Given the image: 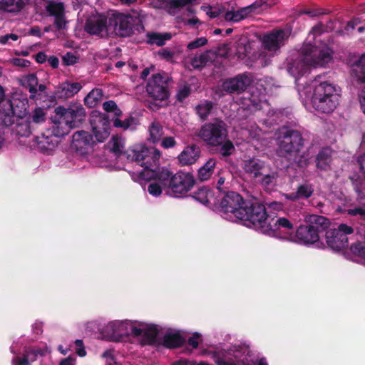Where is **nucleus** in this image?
I'll list each match as a JSON object with an SVG mask.
<instances>
[{"mask_svg":"<svg viewBox=\"0 0 365 365\" xmlns=\"http://www.w3.org/2000/svg\"><path fill=\"white\" fill-rule=\"evenodd\" d=\"M332 60V52L329 48H319L309 45L304 47L296 57L287 59V71L296 79L309 72L312 67H324Z\"/></svg>","mask_w":365,"mask_h":365,"instance_id":"f257e3e1","label":"nucleus"},{"mask_svg":"<svg viewBox=\"0 0 365 365\" xmlns=\"http://www.w3.org/2000/svg\"><path fill=\"white\" fill-rule=\"evenodd\" d=\"M279 153L287 158L292 163L303 168L307 165V159H304L301 151L304 145V139L302 133L296 129L283 126L279 130Z\"/></svg>","mask_w":365,"mask_h":365,"instance_id":"f03ea898","label":"nucleus"},{"mask_svg":"<svg viewBox=\"0 0 365 365\" xmlns=\"http://www.w3.org/2000/svg\"><path fill=\"white\" fill-rule=\"evenodd\" d=\"M339 89L327 81L315 86L312 97L314 109L322 113L333 112L339 103Z\"/></svg>","mask_w":365,"mask_h":365,"instance_id":"7ed1b4c3","label":"nucleus"},{"mask_svg":"<svg viewBox=\"0 0 365 365\" xmlns=\"http://www.w3.org/2000/svg\"><path fill=\"white\" fill-rule=\"evenodd\" d=\"M238 215L239 220L250 222L256 230L264 233L269 216L264 205L258 199L246 200L241 208V212H238Z\"/></svg>","mask_w":365,"mask_h":365,"instance_id":"20e7f679","label":"nucleus"},{"mask_svg":"<svg viewBox=\"0 0 365 365\" xmlns=\"http://www.w3.org/2000/svg\"><path fill=\"white\" fill-rule=\"evenodd\" d=\"M227 135V125L220 118H215L211 122L205 123L197 133V136L209 147L222 144Z\"/></svg>","mask_w":365,"mask_h":365,"instance_id":"39448f33","label":"nucleus"},{"mask_svg":"<svg viewBox=\"0 0 365 365\" xmlns=\"http://www.w3.org/2000/svg\"><path fill=\"white\" fill-rule=\"evenodd\" d=\"M143 29L140 19L129 14H113L108 19V31L113 30L120 37L130 36L135 31Z\"/></svg>","mask_w":365,"mask_h":365,"instance_id":"423d86ee","label":"nucleus"},{"mask_svg":"<svg viewBox=\"0 0 365 365\" xmlns=\"http://www.w3.org/2000/svg\"><path fill=\"white\" fill-rule=\"evenodd\" d=\"M160 153L154 148L143 147L140 150H130L128 151L127 158L132 161L136 162L139 165L144 168L145 175L148 172H152L159 165Z\"/></svg>","mask_w":365,"mask_h":365,"instance_id":"0eeeda50","label":"nucleus"},{"mask_svg":"<svg viewBox=\"0 0 365 365\" xmlns=\"http://www.w3.org/2000/svg\"><path fill=\"white\" fill-rule=\"evenodd\" d=\"M297 227V223L294 220L277 216L268 222L265 230H264V234L269 236L282 234V238L292 241Z\"/></svg>","mask_w":365,"mask_h":365,"instance_id":"6e6552de","label":"nucleus"},{"mask_svg":"<svg viewBox=\"0 0 365 365\" xmlns=\"http://www.w3.org/2000/svg\"><path fill=\"white\" fill-rule=\"evenodd\" d=\"M170 78L165 73L152 75L146 85L148 96L155 101H165L169 98L168 84Z\"/></svg>","mask_w":365,"mask_h":365,"instance_id":"1a4fd4ad","label":"nucleus"},{"mask_svg":"<svg viewBox=\"0 0 365 365\" xmlns=\"http://www.w3.org/2000/svg\"><path fill=\"white\" fill-rule=\"evenodd\" d=\"M110 115L93 110L89 116V123L92 131L98 142H104L109 136L110 132Z\"/></svg>","mask_w":365,"mask_h":365,"instance_id":"9d476101","label":"nucleus"},{"mask_svg":"<svg viewBox=\"0 0 365 365\" xmlns=\"http://www.w3.org/2000/svg\"><path fill=\"white\" fill-rule=\"evenodd\" d=\"M354 233L352 227L346 224H340L336 229H330L326 232V241L328 246L335 251L342 250L348 247L347 235Z\"/></svg>","mask_w":365,"mask_h":365,"instance_id":"9b49d317","label":"nucleus"},{"mask_svg":"<svg viewBox=\"0 0 365 365\" xmlns=\"http://www.w3.org/2000/svg\"><path fill=\"white\" fill-rule=\"evenodd\" d=\"M253 82V74L250 72H245L237 74L233 78L225 79L222 84V88L227 93L240 94L247 91Z\"/></svg>","mask_w":365,"mask_h":365,"instance_id":"f8f14e48","label":"nucleus"},{"mask_svg":"<svg viewBox=\"0 0 365 365\" xmlns=\"http://www.w3.org/2000/svg\"><path fill=\"white\" fill-rule=\"evenodd\" d=\"M55 113L65 118L73 129L79 127L86 117V110L81 103H73L68 108L58 106L55 108Z\"/></svg>","mask_w":365,"mask_h":365,"instance_id":"ddd939ff","label":"nucleus"},{"mask_svg":"<svg viewBox=\"0 0 365 365\" xmlns=\"http://www.w3.org/2000/svg\"><path fill=\"white\" fill-rule=\"evenodd\" d=\"M290 33L282 29H275L265 33L262 39L264 49L276 52L284 46L288 41Z\"/></svg>","mask_w":365,"mask_h":365,"instance_id":"4468645a","label":"nucleus"},{"mask_svg":"<svg viewBox=\"0 0 365 365\" xmlns=\"http://www.w3.org/2000/svg\"><path fill=\"white\" fill-rule=\"evenodd\" d=\"M231 351L234 353L237 351H242L243 354L246 352L248 353V347L245 346H238L237 348L235 347L234 350H215L210 352V356L215 361L216 365H245V361H247V359H239L237 356L235 355V359L230 357L231 355Z\"/></svg>","mask_w":365,"mask_h":365,"instance_id":"2eb2a0df","label":"nucleus"},{"mask_svg":"<svg viewBox=\"0 0 365 365\" xmlns=\"http://www.w3.org/2000/svg\"><path fill=\"white\" fill-rule=\"evenodd\" d=\"M245 202V200L239 193L233 191L228 192L220 200V212L226 214L230 213L233 217L239 219L238 212H241V208Z\"/></svg>","mask_w":365,"mask_h":365,"instance_id":"dca6fc26","label":"nucleus"},{"mask_svg":"<svg viewBox=\"0 0 365 365\" xmlns=\"http://www.w3.org/2000/svg\"><path fill=\"white\" fill-rule=\"evenodd\" d=\"M195 182L191 173L179 171L174 174L169 188L175 194H185L191 190Z\"/></svg>","mask_w":365,"mask_h":365,"instance_id":"f3484780","label":"nucleus"},{"mask_svg":"<svg viewBox=\"0 0 365 365\" xmlns=\"http://www.w3.org/2000/svg\"><path fill=\"white\" fill-rule=\"evenodd\" d=\"M3 104L18 118H24L27 113L29 101L26 94L23 93H13L9 98L3 102Z\"/></svg>","mask_w":365,"mask_h":365,"instance_id":"a211bd4d","label":"nucleus"},{"mask_svg":"<svg viewBox=\"0 0 365 365\" xmlns=\"http://www.w3.org/2000/svg\"><path fill=\"white\" fill-rule=\"evenodd\" d=\"M95 144L93 136L89 132L79 130L73 135L72 147L81 155L92 150Z\"/></svg>","mask_w":365,"mask_h":365,"instance_id":"6ab92c4d","label":"nucleus"},{"mask_svg":"<svg viewBox=\"0 0 365 365\" xmlns=\"http://www.w3.org/2000/svg\"><path fill=\"white\" fill-rule=\"evenodd\" d=\"M319 239L317 228H314L308 224L297 227L294 240L292 242H298L304 245L313 244Z\"/></svg>","mask_w":365,"mask_h":365,"instance_id":"aec40b11","label":"nucleus"},{"mask_svg":"<svg viewBox=\"0 0 365 365\" xmlns=\"http://www.w3.org/2000/svg\"><path fill=\"white\" fill-rule=\"evenodd\" d=\"M21 83L29 90L30 98L32 100L41 99V94L38 93V91L43 92L46 89L45 84L39 83L38 78L36 73H30L23 76L21 80Z\"/></svg>","mask_w":365,"mask_h":365,"instance_id":"412c9836","label":"nucleus"},{"mask_svg":"<svg viewBox=\"0 0 365 365\" xmlns=\"http://www.w3.org/2000/svg\"><path fill=\"white\" fill-rule=\"evenodd\" d=\"M141 175L148 180L158 181L164 188H169L174 174L168 168L158 166L152 172H148L147 175L141 173Z\"/></svg>","mask_w":365,"mask_h":365,"instance_id":"4be33fe9","label":"nucleus"},{"mask_svg":"<svg viewBox=\"0 0 365 365\" xmlns=\"http://www.w3.org/2000/svg\"><path fill=\"white\" fill-rule=\"evenodd\" d=\"M127 325L128 323L126 322H110L103 328L102 332L111 341H117L127 334Z\"/></svg>","mask_w":365,"mask_h":365,"instance_id":"5701e85b","label":"nucleus"},{"mask_svg":"<svg viewBox=\"0 0 365 365\" xmlns=\"http://www.w3.org/2000/svg\"><path fill=\"white\" fill-rule=\"evenodd\" d=\"M72 129L73 128L65 120V118L56 114L52 125L46 130L47 133L51 134L57 139L68 135Z\"/></svg>","mask_w":365,"mask_h":365,"instance_id":"b1692460","label":"nucleus"},{"mask_svg":"<svg viewBox=\"0 0 365 365\" xmlns=\"http://www.w3.org/2000/svg\"><path fill=\"white\" fill-rule=\"evenodd\" d=\"M44 351L32 346L25 347L22 356H14L11 360L12 365H31L38 356H43Z\"/></svg>","mask_w":365,"mask_h":365,"instance_id":"393cba45","label":"nucleus"},{"mask_svg":"<svg viewBox=\"0 0 365 365\" xmlns=\"http://www.w3.org/2000/svg\"><path fill=\"white\" fill-rule=\"evenodd\" d=\"M38 150L45 154H51L58 144V140L51 134L47 133V130L41 136L35 138Z\"/></svg>","mask_w":365,"mask_h":365,"instance_id":"a878e982","label":"nucleus"},{"mask_svg":"<svg viewBox=\"0 0 365 365\" xmlns=\"http://www.w3.org/2000/svg\"><path fill=\"white\" fill-rule=\"evenodd\" d=\"M82 88V86L78 82H63L56 88L55 97L60 99H67L77 94Z\"/></svg>","mask_w":365,"mask_h":365,"instance_id":"bb28decb","label":"nucleus"},{"mask_svg":"<svg viewBox=\"0 0 365 365\" xmlns=\"http://www.w3.org/2000/svg\"><path fill=\"white\" fill-rule=\"evenodd\" d=\"M200 155V148L195 144L187 146L178 156L182 165H189L195 163Z\"/></svg>","mask_w":365,"mask_h":365,"instance_id":"cd10ccee","label":"nucleus"},{"mask_svg":"<svg viewBox=\"0 0 365 365\" xmlns=\"http://www.w3.org/2000/svg\"><path fill=\"white\" fill-rule=\"evenodd\" d=\"M108 21L106 18H93L86 20L84 30L91 35H99L106 29L108 30Z\"/></svg>","mask_w":365,"mask_h":365,"instance_id":"c85d7f7f","label":"nucleus"},{"mask_svg":"<svg viewBox=\"0 0 365 365\" xmlns=\"http://www.w3.org/2000/svg\"><path fill=\"white\" fill-rule=\"evenodd\" d=\"M185 343V339L180 331H168L163 338L162 345L167 349H173L181 347Z\"/></svg>","mask_w":365,"mask_h":365,"instance_id":"c756f323","label":"nucleus"},{"mask_svg":"<svg viewBox=\"0 0 365 365\" xmlns=\"http://www.w3.org/2000/svg\"><path fill=\"white\" fill-rule=\"evenodd\" d=\"M244 169L246 173L252 175L255 178L261 177L267 170L264 162L256 158L245 161Z\"/></svg>","mask_w":365,"mask_h":365,"instance_id":"7c9ffc66","label":"nucleus"},{"mask_svg":"<svg viewBox=\"0 0 365 365\" xmlns=\"http://www.w3.org/2000/svg\"><path fill=\"white\" fill-rule=\"evenodd\" d=\"M159 332L160 330L158 325L154 324H146L144 327V331L140 341V344L142 346H152L155 344Z\"/></svg>","mask_w":365,"mask_h":365,"instance_id":"2f4dec72","label":"nucleus"},{"mask_svg":"<svg viewBox=\"0 0 365 365\" xmlns=\"http://www.w3.org/2000/svg\"><path fill=\"white\" fill-rule=\"evenodd\" d=\"M28 1L29 0H0V11L19 13Z\"/></svg>","mask_w":365,"mask_h":365,"instance_id":"473e14b6","label":"nucleus"},{"mask_svg":"<svg viewBox=\"0 0 365 365\" xmlns=\"http://www.w3.org/2000/svg\"><path fill=\"white\" fill-rule=\"evenodd\" d=\"M351 74L359 83H365V53L352 65Z\"/></svg>","mask_w":365,"mask_h":365,"instance_id":"72a5a7b5","label":"nucleus"},{"mask_svg":"<svg viewBox=\"0 0 365 365\" xmlns=\"http://www.w3.org/2000/svg\"><path fill=\"white\" fill-rule=\"evenodd\" d=\"M259 178L260 180H259V182L262 187L264 190L270 192L274 190L277 186L279 175L276 171L267 173L266 170L264 174H262Z\"/></svg>","mask_w":365,"mask_h":365,"instance_id":"f704fd0d","label":"nucleus"},{"mask_svg":"<svg viewBox=\"0 0 365 365\" xmlns=\"http://www.w3.org/2000/svg\"><path fill=\"white\" fill-rule=\"evenodd\" d=\"M306 222L309 225L317 228L318 233L329 227L330 222L327 217L318 215H309L306 217Z\"/></svg>","mask_w":365,"mask_h":365,"instance_id":"c9c22d12","label":"nucleus"},{"mask_svg":"<svg viewBox=\"0 0 365 365\" xmlns=\"http://www.w3.org/2000/svg\"><path fill=\"white\" fill-rule=\"evenodd\" d=\"M12 131L19 136L28 137L31 133V123L29 120L24 118H18Z\"/></svg>","mask_w":365,"mask_h":365,"instance_id":"e433bc0d","label":"nucleus"},{"mask_svg":"<svg viewBox=\"0 0 365 365\" xmlns=\"http://www.w3.org/2000/svg\"><path fill=\"white\" fill-rule=\"evenodd\" d=\"M147 43L162 46L165 44L166 41L170 40L172 36L170 33L148 32L146 34Z\"/></svg>","mask_w":365,"mask_h":365,"instance_id":"4c0bfd02","label":"nucleus"},{"mask_svg":"<svg viewBox=\"0 0 365 365\" xmlns=\"http://www.w3.org/2000/svg\"><path fill=\"white\" fill-rule=\"evenodd\" d=\"M192 197L202 205L208 206L210 200L214 198V194L209 187H202L194 192Z\"/></svg>","mask_w":365,"mask_h":365,"instance_id":"58836bf2","label":"nucleus"},{"mask_svg":"<svg viewBox=\"0 0 365 365\" xmlns=\"http://www.w3.org/2000/svg\"><path fill=\"white\" fill-rule=\"evenodd\" d=\"M103 92L101 88H95L90 91L84 98V103L89 108L96 107L102 100Z\"/></svg>","mask_w":365,"mask_h":365,"instance_id":"ea45409f","label":"nucleus"},{"mask_svg":"<svg viewBox=\"0 0 365 365\" xmlns=\"http://www.w3.org/2000/svg\"><path fill=\"white\" fill-rule=\"evenodd\" d=\"M213 103L210 101H204L195 106L196 113L201 121H205L207 119L213 109Z\"/></svg>","mask_w":365,"mask_h":365,"instance_id":"a19ab883","label":"nucleus"},{"mask_svg":"<svg viewBox=\"0 0 365 365\" xmlns=\"http://www.w3.org/2000/svg\"><path fill=\"white\" fill-rule=\"evenodd\" d=\"M216 160L214 158L209 159L206 163L198 170V178L201 181L207 180L214 172Z\"/></svg>","mask_w":365,"mask_h":365,"instance_id":"79ce46f5","label":"nucleus"},{"mask_svg":"<svg viewBox=\"0 0 365 365\" xmlns=\"http://www.w3.org/2000/svg\"><path fill=\"white\" fill-rule=\"evenodd\" d=\"M252 14L251 10L250 9L249 6H245L243 8H241L240 9L230 12L228 11L225 14V18L227 20L232 21L235 22L240 21L241 20L247 18L250 15Z\"/></svg>","mask_w":365,"mask_h":365,"instance_id":"37998d69","label":"nucleus"},{"mask_svg":"<svg viewBox=\"0 0 365 365\" xmlns=\"http://www.w3.org/2000/svg\"><path fill=\"white\" fill-rule=\"evenodd\" d=\"M331 161L330 151L327 148H323L319 152L316 158L317 166L321 170H326Z\"/></svg>","mask_w":365,"mask_h":365,"instance_id":"c03bdc74","label":"nucleus"},{"mask_svg":"<svg viewBox=\"0 0 365 365\" xmlns=\"http://www.w3.org/2000/svg\"><path fill=\"white\" fill-rule=\"evenodd\" d=\"M314 191V187L311 184H301L297 187L293 199H307L312 195Z\"/></svg>","mask_w":365,"mask_h":365,"instance_id":"a18cd8bd","label":"nucleus"},{"mask_svg":"<svg viewBox=\"0 0 365 365\" xmlns=\"http://www.w3.org/2000/svg\"><path fill=\"white\" fill-rule=\"evenodd\" d=\"M47 13L52 16H64L65 6L63 2L50 1L46 8Z\"/></svg>","mask_w":365,"mask_h":365,"instance_id":"49530a36","label":"nucleus"},{"mask_svg":"<svg viewBox=\"0 0 365 365\" xmlns=\"http://www.w3.org/2000/svg\"><path fill=\"white\" fill-rule=\"evenodd\" d=\"M211 61L207 52L202 53L199 56H194L191 60V65L195 69H200L205 67Z\"/></svg>","mask_w":365,"mask_h":365,"instance_id":"de8ad7c7","label":"nucleus"},{"mask_svg":"<svg viewBox=\"0 0 365 365\" xmlns=\"http://www.w3.org/2000/svg\"><path fill=\"white\" fill-rule=\"evenodd\" d=\"M28 120L31 121V123H43L46 120V112L43 108L37 107L32 111Z\"/></svg>","mask_w":365,"mask_h":365,"instance_id":"09e8293b","label":"nucleus"},{"mask_svg":"<svg viewBox=\"0 0 365 365\" xmlns=\"http://www.w3.org/2000/svg\"><path fill=\"white\" fill-rule=\"evenodd\" d=\"M215 148H218L219 153L222 157L230 156L235 151L233 143L230 140L227 139V138L223 141V143H222V144L218 145V146H215Z\"/></svg>","mask_w":365,"mask_h":365,"instance_id":"8fccbe9b","label":"nucleus"},{"mask_svg":"<svg viewBox=\"0 0 365 365\" xmlns=\"http://www.w3.org/2000/svg\"><path fill=\"white\" fill-rule=\"evenodd\" d=\"M150 138L153 142H158L163 135V127L159 122H153L149 127Z\"/></svg>","mask_w":365,"mask_h":365,"instance_id":"3c124183","label":"nucleus"},{"mask_svg":"<svg viewBox=\"0 0 365 365\" xmlns=\"http://www.w3.org/2000/svg\"><path fill=\"white\" fill-rule=\"evenodd\" d=\"M111 120L113 123L114 127L125 130L133 124L135 118L130 115L126 118L124 120L119 119L118 117L112 118Z\"/></svg>","mask_w":365,"mask_h":365,"instance_id":"603ef678","label":"nucleus"},{"mask_svg":"<svg viewBox=\"0 0 365 365\" xmlns=\"http://www.w3.org/2000/svg\"><path fill=\"white\" fill-rule=\"evenodd\" d=\"M103 108L107 113H113V117H120L122 115V110L118 108L116 103L113 101H108L103 103Z\"/></svg>","mask_w":365,"mask_h":365,"instance_id":"864d4df0","label":"nucleus"},{"mask_svg":"<svg viewBox=\"0 0 365 365\" xmlns=\"http://www.w3.org/2000/svg\"><path fill=\"white\" fill-rule=\"evenodd\" d=\"M351 252L356 257L365 258V242L357 241L350 246Z\"/></svg>","mask_w":365,"mask_h":365,"instance_id":"5fc2aeb1","label":"nucleus"},{"mask_svg":"<svg viewBox=\"0 0 365 365\" xmlns=\"http://www.w3.org/2000/svg\"><path fill=\"white\" fill-rule=\"evenodd\" d=\"M191 93V88L187 83L180 86L176 94V98L179 102H182Z\"/></svg>","mask_w":365,"mask_h":365,"instance_id":"6e6d98bb","label":"nucleus"},{"mask_svg":"<svg viewBox=\"0 0 365 365\" xmlns=\"http://www.w3.org/2000/svg\"><path fill=\"white\" fill-rule=\"evenodd\" d=\"M197 0H170L168 3V6L170 9H180L188 4L195 2Z\"/></svg>","mask_w":365,"mask_h":365,"instance_id":"4d7b16f0","label":"nucleus"},{"mask_svg":"<svg viewBox=\"0 0 365 365\" xmlns=\"http://www.w3.org/2000/svg\"><path fill=\"white\" fill-rule=\"evenodd\" d=\"M250 45H247L244 42L239 41L237 43L236 55L238 58L243 59L246 57Z\"/></svg>","mask_w":365,"mask_h":365,"instance_id":"13d9d810","label":"nucleus"},{"mask_svg":"<svg viewBox=\"0 0 365 365\" xmlns=\"http://www.w3.org/2000/svg\"><path fill=\"white\" fill-rule=\"evenodd\" d=\"M163 188H164L160 183L152 182L148 186V192L153 196L158 197L162 193Z\"/></svg>","mask_w":365,"mask_h":365,"instance_id":"bf43d9fd","label":"nucleus"},{"mask_svg":"<svg viewBox=\"0 0 365 365\" xmlns=\"http://www.w3.org/2000/svg\"><path fill=\"white\" fill-rule=\"evenodd\" d=\"M78 61V57L72 52H67L62 56V61L65 66H73Z\"/></svg>","mask_w":365,"mask_h":365,"instance_id":"052dcab7","label":"nucleus"},{"mask_svg":"<svg viewBox=\"0 0 365 365\" xmlns=\"http://www.w3.org/2000/svg\"><path fill=\"white\" fill-rule=\"evenodd\" d=\"M207 43V39L205 37L197 38L195 40L190 42L187 48L190 50L197 48L200 46H205Z\"/></svg>","mask_w":365,"mask_h":365,"instance_id":"680f3d73","label":"nucleus"},{"mask_svg":"<svg viewBox=\"0 0 365 365\" xmlns=\"http://www.w3.org/2000/svg\"><path fill=\"white\" fill-rule=\"evenodd\" d=\"M347 215L350 216L359 215L361 219L365 220V209L361 207H356L354 208H349L346 210Z\"/></svg>","mask_w":365,"mask_h":365,"instance_id":"e2e57ef3","label":"nucleus"},{"mask_svg":"<svg viewBox=\"0 0 365 365\" xmlns=\"http://www.w3.org/2000/svg\"><path fill=\"white\" fill-rule=\"evenodd\" d=\"M146 324L140 322L138 327L133 326L132 323L130 324V334L133 337H138L140 336H143L144 331V327Z\"/></svg>","mask_w":365,"mask_h":365,"instance_id":"0e129e2a","label":"nucleus"},{"mask_svg":"<svg viewBox=\"0 0 365 365\" xmlns=\"http://www.w3.org/2000/svg\"><path fill=\"white\" fill-rule=\"evenodd\" d=\"M176 145V141L173 137L169 136L165 137L163 139L161 145L164 148H170L175 147Z\"/></svg>","mask_w":365,"mask_h":365,"instance_id":"69168bd1","label":"nucleus"},{"mask_svg":"<svg viewBox=\"0 0 365 365\" xmlns=\"http://www.w3.org/2000/svg\"><path fill=\"white\" fill-rule=\"evenodd\" d=\"M31 63L30 61H29L27 59H24V58H15L13 59V64L18 67H21V68L29 67V66H30Z\"/></svg>","mask_w":365,"mask_h":365,"instance_id":"338daca9","label":"nucleus"},{"mask_svg":"<svg viewBox=\"0 0 365 365\" xmlns=\"http://www.w3.org/2000/svg\"><path fill=\"white\" fill-rule=\"evenodd\" d=\"M54 25L56 27L58 30H61L65 28L66 21L65 19V15L64 16H58L56 17H54Z\"/></svg>","mask_w":365,"mask_h":365,"instance_id":"774afa93","label":"nucleus"}]
</instances>
